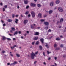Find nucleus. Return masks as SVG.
Listing matches in <instances>:
<instances>
[{
    "mask_svg": "<svg viewBox=\"0 0 66 66\" xmlns=\"http://www.w3.org/2000/svg\"><path fill=\"white\" fill-rule=\"evenodd\" d=\"M38 53V51H37L35 52V54H34L33 53V52H32V53L31 54V59H33L34 58V56H35V57H36V56L35 55L37 54Z\"/></svg>",
    "mask_w": 66,
    "mask_h": 66,
    "instance_id": "1",
    "label": "nucleus"
},
{
    "mask_svg": "<svg viewBox=\"0 0 66 66\" xmlns=\"http://www.w3.org/2000/svg\"><path fill=\"white\" fill-rule=\"evenodd\" d=\"M58 10L59 11H60V12H63V9L61 7H59L58 8Z\"/></svg>",
    "mask_w": 66,
    "mask_h": 66,
    "instance_id": "2",
    "label": "nucleus"
},
{
    "mask_svg": "<svg viewBox=\"0 0 66 66\" xmlns=\"http://www.w3.org/2000/svg\"><path fill=\"white\" fill-rule=\"evenodd\" d=\"M31 14L32 16V17H35V13L33 11H32L31 12Z\"/></svg>",
    "mask_w": 66,
    "mask_h": 66,
    "instance_id": "3",
    "label": "nucleus"
},
{
    "mask_svg": "<svg viewBox=\"0 0 66 66\" xmlns=\"http://www.w3.org/2000/svg\"><path fill=\"white\" fill-rule=\"evenodd\" d=\"M17 64V62L16 61H14V63H12L10 64V65H15Z\"/></svg>",
    "mask_w": 66,
    "mask_h": 66,
    "instance_id": "4",
    "label": "nucleus"
},
{
    "mask_svg": "<svg viewBox=\"0 0 66 66\" xmlns=\"http://www.w3.org/2000/svg\"><path fill=\"white\" fill-rule=\"evenodd\" d=\"M44 24L46 26H48L49 24V23L48 22H46L44 23Z\"/></svg>",
    "mask_w": 66,
    "mask_h": 66,
    "instance_id": "5",
    "label": "nucleus"
},
{
    "mask_svg": "<svg viewBox=\"0 0 66 66\" xmlns=\"http://www.w3.org/2000/svg\"><path fill=\"white\" fill-rule=\"evenodd\" d=\"M38 37H35L33 38V40H37V39H38Z\"/></svg>",
    "mask_w": 66,
    "mask_h": 66,
    "instance_id": "6",
    "label": "nucleus"
},
{
    "mask_svg": "<svg viewBox=\"0 0 66 66\" xmlns=\"http://www.w3.org/2000/svg\"><path fill=\"white\" fill-rule=\"evenodd\" d=\"M28 23V20H24V24H26Z\"/></svg>",
    "mask_w": 66,
    "mask_h": 66,
    "instance_id": "7",
    "label": "nucleus"
},
{
    "mask_svg": "<svg viewBox=\"0 0 66 66\" xmlns=\"http://www.w3.org/2000/svg\"><path fill=\"white\" fill-rule=\"evenodd\" d=\"M40 40L41 41L42 44H44V39L42 38L40 39Z\"/></svg>",
    "mask_w": 66,
    "mask_h": 66,
    "instance_id": "8",
    "label": "nucleus"
},
{
    "mask_svg": "<svg viewBox=\"0 0 66 66\" xmlns=\"http://www.w3.org/2000/svg\"><path fill=\"white\" fill-rule=\"evenodd\" d=\"M39 32H35L34 35H39Z\"/></svg>",
    "mask_w": 66,
    "mask_h": 66,
    "instance_id": "9",
    "label": "nucleus"
},
{
    "mask_svg": "<svg viewBox=\"0 0 66 66\" xmlns=\"http://www.w3.org/2000/svg\"><path fill=\"white\" fill-rule=\"evenodd\" d=\"M24 2L25 4H27L28 3V1L27 0H24Z\"/></svg>",
    "mask_w": 66,
    "mask_h": 66,
    "instance_id": "10",
    "label": "nucleus"
},
{
    "mask_svg": "<svg viewBox=\"0 0 66 66\" xmlns=\"http://www.w3.org/2000/svg\"><path fill=\"white\" fill-rule=\"evenodd\" d=\"M31 6H33V7H35V6L36 5L35 4L32 3L31 4Z\"/></svg>",
    "mask_w": 66,
    "mask_h": 66,
    "instance_id": "11",
    "label": "nucleus"
},
{
    "mask_svg": "<svg viewBox=\"0 0 66 66\" xmlns=\"http://www.w3.org/2000/svg\"><path fill=\"white\" fill-rule=\"evenodd\" d=\"M17 45H13V47H11V49H13V48L14 49L15 48V47H16Z\"/></svg>",
    "mask_w": 66,
    "mask_h": 66,
    "instance_id": "12",
    "label": "nucleus"
},
{
    "mask_svg": "<svg viewBox=\"0 0 66 66\" xmlns=\"http://www.w3.org/2000/svg\"><path fill=\"white\" fill-rule=\"evenodd\" d=\"M38 16L39 18H42V14L40 13H39L38 14Z\"/></svg>",
    "mask_w": 66,
    "mask_h": 66,
    "instance_id": "13",
    "label": "nucleus"
},
{
    "mask_svg": "<svg viewBox=\"0 0 66 66\" xmlns=\"http://www.w3.org/2000/svg\"><path fill=\"white\" fill-rule=\"evenodd\" d=\"M15 23L17 24V23H18V19H15Z\"/></svg>",
    "mask_w": 66,
    "mask_h": 66,
    "instance_id": "14",
    "label": "nucleus"
},
{
    "mask_svg": "<svg viewBox=\"0 0 66 66\" xmlns=\"http://www.w3.org/2000/svg\"><path fill=\"white\" fill-rule=\"evenodd\" d=\"M2 37L3 38L2 40L3 41L4 40H5L6 39V38H5V37L4 36H2Z\"/></svg>",
    "mask_w": 66,
    "mask_h": 66,
    "instance_id": "15",
    "label": "nucleus"
},
{
    "mask_svg": "<svg viewBox=\"0 0 66 66\" xmlns=\"http://www.w3.org/2000/svg\"><path fill=\"white\" fill-rule=\"evenodd\" d=\"M60 2L59 0H56V4H59Z\"/></svg>",
    "mask_w": 66,
    "mask_h": 66,
    "instance_id": "16",
    "label": "nucleus"
},
{
    "mask_svg": "<svg viewBox=\"0 0 66 66\" xmlns=\"http://www.w3.org/2000/svg\"><path fill=\"white\" fill-rule=\"evenodd\" d=\"M53 3H54V2H52L50 4V6H53Z\"/></svg>",
    "mask_w": 66,
    "mask_h": 66,
    "instance_id": "17",
    "label": "nucleus"
},
{
    "mask_svg": "<svg viewBox=\"0 0 66 66\" xmlns=\"http://www.w3.org/2000/svg\"><path fill=\"white\" fill-rule=\"evenodd\" d=\"M11 29L13 31H15V28H14V27H12L11 28Z\"/></svg>",
    "mask_w": 66,
    "mask_h": 66,
    "instance_id": "18",
    "label": "nucleus"
},
{
    "mask_svg": "<svg viewBox=\"0 0 66 66\" xmlns=\"http://www.w3.org/2000/svg\"><path fill=\"white\" fill-rule=\"evenodd\" d=\"M7 21L8 22H11L12 21V20L11 19H8Z\"/></svg>",
    "mask_w": 66,
    "mask_h": 66,
    "instance_id": "19",
    "label": "nucleus"
},
{
    "mask_svg": "<svg viewBox=\"0 0 66 66\" xmlns=\"http://www.w3.org/2000/svg\"><path fill=\"white\" fill-rule=\"evenodd\" d=\"M52 12H53V11H52V10H51L50 11H49V14H51V13H52Z\"/></svg>",
    "mask_w": 66,
    "mask_h": 66,
    "instance_id": "20",
    "label": "nucleus"
},
{
    "mask_svg": "<svg viewBox=\"0 0 66 66\" xmlns=\"http://www.w3.org/2000/svg\"><path fill=\"white\" fill-rule=\"evenodd\" d=\"M37 6L38 7H41V5L40 4H38Z\"/></svg>",
    "mask_w": 66,
    "mask_h": 66,
    "instance_id": "21",
    "label": "nucleus"
},
{
    "mask_svg": "<svg viewBox=\"0 0 66 66\" xmlns=\"http://www.w3.org/2000/svg\"><path fill=\"white\" fill-rule=\"evenodd\" d=\"M63 18H61L60 19V22H63Z\"/></svg>",
    "mask_w": 66,
    "mask_h": 66,
    "instance_id": "22",
    "label": "nucleus"
},
{
    "mask_svg": "<svg viewBox=\"0 0 66 66\" xmlns=\"http://www.w3.org/2000/svg\"><path fill=\"white\" fill-rule=\"evenodd\" d=\"M48 26H47V27H45L44 28V29L45 30H48Z\"/></svg>",
    "mask_w": 66,
    "mask_h": 66,
    "instance_id": "23",
    "label": "nucleus"
},
{
    "mask_svg": "<svg viewBox=\"0 0 66 66\" xmlns=\"http://www.w3.org/2000/svg\"><path fill=\"white\" fill-rule=\"evenodd\" d=\"M16 55L18 57H20V55L17 53L16 54Z\"/></svg>",
    "mask_w": 66,
    "mask_h": 66,
    "instance_id": "24",
    "label": "nucleus"
},
{
    "mask_svg": "<svg viewBox=\"0 0 66 66\" xmlns=\"http://www.w3.org/2000/svg\"><path fill=\"white\" fill-rule=\"evenodd\" d=\"M57 45L56 44H54V48H56V47H57Z\"/></svg>",
    "mask_w": 66,
    "mask_h": 66,
    "instance_id": "25",
    "label": "nucleus"
},
{
    "mask_svg": "<svg viewBox=\"0 0 66 66\" xmlns=\"http://www.w3.org/2000/svg\"><path fill=\"white\" fill-rule=\"evenodd\" d=\"M39 48H40V50H42L43 47L42 46H39Z\"/></svg>",
    "mask_w": 66,
    "mask_h": 66,
    "instance_id": "26",
    "label": "nucleus"
},
{
    "mask_svg": "<svg viewBox=\"0 0 66 66\" xmlns=\"http://www.w3.org/2000/svg\"><path fill=\"white\" fill-rule=\"evenodd\" d=\"M15 16V14H12V17H13V18H14V17Z\"/></svg>",
    "mask_w": 66,
    "mask_h": 66,
    "instance_id": "27",
    "label": "nucleus"
},
{
    "mask_svg": "<svg viewBox=\"0 0 66 66\" xmlns=\"http://www.w3.org/2000/svg\"><path fill=\"white\" fill-rule=\"evenodd\" d=\"M29 14V11H26L25 13V14L26 15H28Z\"/></svg>",
    "mask_w": 66,
    "mask_h": 66,
    "instance_id": "28",
    "label": "nucleus"
},
{
    "mask_svg": "<svg viewBox=\"0 0 66 66\" xmlns=\"http://www.w3.org/2000/svg\"><path fill=\"white\" fill-rule=\"evenodd\" d=\"M17 33H18V32H17V31L15 32L14 34V35H15V34H17Z\"/></svg>",
    "mask_w": 66,
    "mask_h": 66,
    "instance_id": "29",
    "label": "nucleus"
},
{
    "mask_svg": "<svg viewBox=\"0 0 66 66\" xmlns=\"http://www.w3.org/2000/svg\"><path fill=\"white\" fill-rule=\"evenodd\" d=\"M39 44V41H37L36 43V45H38Z\"/></svg>",
    "mask_w": 66,
    "mask_h": 66,
    "instance_id": "30",
    "label": "nucleus"
},
{
    "mask_svg": "<svg viewBox=\"0 0 66 66\" xmlns=\"http://www.w3.org/2000/svg\"><path fill=\"white\" fill-rule=\"evenodd\" d=\"M46 47L47 48H49V46H48V45L47 44H46V45H45Z\"/></svg>",
    "mask_w": 66,
    "mask_h": 66,
    "instance_id": "31",
    "label": "nucleus"
},
{
    "mask_svg": "<svg viewBox=\"0 0 66 66\" xmlns=\"http://www.w3.org/2000/svg\"><path fill=\"white\" fill-rule=\"evenodd\" d=\"M56 40H60V39L59 38H58L56 39Z\"/></svg>",
    "mask_w": 66,
    "mask_h": 66,
    "instance_id": "32",
    "label": "nucleus"
},
{
    "mask_svg": "<svg viewBox=\"0 0 66 66\" xmlns=\"http://www.w3.org/2000/svg\"><path fill=\"white\" fill-rule=\"evenodd\" d=\"M29 5H28L26 7V9H29Z\"/></svg>",
    "mask_w": 66,
    "mask_h": 66,
    "instance_id": "33",
    "label": "nucleus"
},
{
    "mask_svg": "<svg viewBox=\"0 0 66 66\" xmlns=\"http://www.w3.org/2000/svg\"><path fill=\"white\" fill-rule=\"evenodd\" d=\"M6 39L8 40H11V39L10 38H6Z\"/></svg>",
    "mask_w": 66,
    "mask_h": 66,
    "instance_id": "34",
    "label": "nucleus"
},
{
    "mask_svg": "<svg viewBox=\"0 0 66 66\" xmlns=\"http://www.w3.org/2000/svg\"><path fill=\"white\" fill-rule=\"evenodd\" d=\"M6 52L4 51H2V53H5Z\"/></svg>",
    "mask_w": 66,
    "mask_h": 66,
    "instance_id": "35",
    "label": "nucleus"
},
{
    "mask_svg": "<svg viewBox=\"0 0 66 66\" xmlns=\"http://www.w3.org/2000/svg\"><path fill=\"white\" fill-rule=\"evenodd\" d=\"M59 49H60V48H56L55 49L56 50H59Z\"/></svg>",
    "mask_w": 66,
    "mask_h": 66,
    "instance_id": "36",
    "label": "nucleus"
},
{
    "mask_svg": "<svg viewBox=\"0 0 66 66\" xmlns=\"http://www.w3.org/2000/svg\"><path fill=\"white\" fill-rule=\"evenodd\" d=\"M63 46H64L63 45V44H61L60 45V47L61 48H62V47H63Z\"/></svg>",
    "mask_w": 66,
    "mask_h": 66,
    "instance_id": "37",
    "label": "nucleus"
},
{
    "mask_svg": "<svg viewBox=\"0 0 66 66\" xmlns=\"http://www.w3.org/2000/svg\"><path fill=\"white\" fill-rule=\"evenodd\" d=\"M45 21V20L44 19L41 20V22H43V21Z\"/></svg>",
    "mask_w": 66,
    "mask_h": 66,
    "instance_id": "38",
    "label": "nucleus"
},
{
    "mask_svg": "<svg viewBox=\"0 0 66 66\" xmlns=\"http://www.w3.org/2000/svg\"><path fill=\"white\" fill-rule=\"evenodd\" d=\"M36 63H37V61H36L34 62V64L35 65V64H36Z\"/></svg>",
    "mask_w": 66,
    "mask_h": 66,
    "instance_id": "39",
    "label": "nucleus"
},
{
    "mask_svg": "<svg viewBox=\"0 0 66 66\" xmlns=\"http://www.w3.org/2000/svg\"><path fill=\"white\" fill-rule=\"evenodd\" d=\"M4 7L5 8H7V5H5Z\"/></svg>",
    "mask_w": 66,
    "mask_h": 66,
    "instance_id": "40",
    "label": "nucleus"
},
{
    "mask_svg": "<svg viewBox=\"0 0 66 66\" xmlns=\"http://www.w3.org/2000/svg\"><path fill=\"white\" fill-rule=\"evenodd\" d=\"M3 12H4V11H5V8H3Z\"/></svg>",
    "mask_w": 66,
    "mask_h": 66,
    "instance_id": "41",
    "label": "nucleus"
},
{
    "mask_svg": "<svg viewBox=\"0 0 66 66\" xmlns=\"http://www.w3.org/2000/svg\"><path fill=\"white\" fill-rule=\"evenodd\" d=\"M45 52H43V55H44V56H45Z\"/></svg>",
    "mask_w": 66,
    "mask_h": 66,
    "instance_id": "42",
    "label": "nucleus"
},
{
    "mask_svg": "<svg viewBox=\"0 0 66 66\" xmlns=\"http://www.w3.org/2000/svg\"><path fill=\"white\" fill-rule=\"evenodd\" d=\"M10 54V55H11V56H12V57H13V55L12 54Z\"/></svg>",
    "mask_w": 66,
    "mask_h": 66,
    "instance_id": "43",
    "label": "nucleus"
},
{
    "mask_svg": "<svg viewBox=\"0 0 66 66\" xmlns=\"http://www.w3.org/2000/svg\"><path fill=\"white\" fill-rule=\"evenodd\" d=\"M0 5L2 6L3 5V4H2V3H1L0 4Z\"/></svg>",
    "mask_w": 66,
    "mask_h": 66,
    "instance_id": "44",
    "label": "nucleus"
},
{
    "mask_svg": "<svg viewBox=\"0 0 66 66\" xmlns=\"http://www.w3.org/2000/svg\"><path fill=\"white\" fill-rule=\"evenodd\" d=\"M47 52L48 54H49V53H51V52H50L49 51H47Z\"/></svg>",
    "mask_w": 66,
    "mask_h": 66,
    "instance_id": "45",
    "label": "nucleus"
},
{
    "mask_svg": "<svg viewBox=\"0 0 66 66\" xmlns=\"http://www.w3.org/2000/svg\"><path fill=\"white\" fill-rule=\"evenodd\" d=\"M31 28H32V29H33V28H34L33 26L32 25L31 26Z\"/></svg>",
    "mask_w": 66,
    "mask_h": 66,
    "instance_id": "46",
    "label": "nucleus"
},
{
    "mask_svg": "<svg viewBox=\"0 0 66 66\" xmlns=\"http://www.w3.org/2000/svg\"><path fill=\"white\" fill-rule=\"evenodd\" d=\"M66 55H64L63 56V57H66Z\"/></svg>",
    "mask_w": 66,
    "mask_h": 66,
    "instance_id": "47",
    "label": "nucleus"
},
{
    "mask_svg": "<svg viewBox=\"0 0 66 66\" xmlns=\"http://www.w3.org/2000/svg\"><path fill=\"white\" fill-rule=\"evenodd\" d=\"M34 42H32V44L33 45H34Z\"/></svg>",
    "mask_w": 66,
    "mask_h": 66,
    "instance_id": "48",
    "label": "nucleus"
},
{
    "mask_svg": "<svg viewBox=\"0 0 66 66\" xmlns=\"http://www.w3.org/2000/svg\"><path fill=\"white\" fill-rule=\"evenodd\" d=\"M9 35H10V36H12V34H11L10 33L9 34Z\"/></svg>",
    "mask_w": 66,
    "mask_h": 66,
    "instance_id": "49",
    "label": "nucleus"
},
{
    "mask_svg": "<svg viewBox=\"0 0 66 66\" xmlns=\"http://www.w3.org/2000/svg\"><path fill=\"white\" fill-rule=\"evenodd\" d=\"M3 26H6V24H5V23H4L3 24Z\"/></svg>",
    "mask_w": 66,
    "mask_h": 66,
    "instance_id": "50",
    "label": "nucleus"
},
{
    "mask_svg": "<svg viewBox=\"0 0 66 66\" xmlns=\"http://www.w3.org/2000/svg\"><path fill=\"white\" fill-rule=\"evenodd\" d=\"M47 16V15H44V17H46Z\"/></svg>",
    "mask_w": 66,
    "mask_h": 66,
    "instance_id": "51",
    "label": "nucleus"
},
{
    "mask_svg": "<svg viewBox=\"0 0 66 66\" xmlns=\"http://www.w3.org/2000/svg\"><path fill=\"white\" fill-rule=\"evenodd\" d=\"M51 59V58H50V57H49V58H48V60H50Z\"/></svg>",
    "mask_w": 66,
    "mask_h": 66,
    "instance_id": "52",
    "label": "nucleus"
},
{
    "mask_svg": "<svg viewBox=\"0 0 66 66\" xmlns=\"http://www.w3.org/2000/svg\"><path fill=\"white\" fill-rule=\"evenodd\" d=\"M27 33H28V34H29V31H27Z\"/></svg>",
    "mask_w": 66,
    "mask_h": 66,
    "instance_id": "53",
    "label": "nucleus"
},
{
    "mask_svg": "<svg viewBox=\"0 0 66 66\" xmlns=\"http://www.w3.org/2000/svg\"><path fill=\"white\" fill-rule=\"evenodd\" d=\"M1 22H2V23H4V22L2 20H1Z\"/></svg>",
    "mask_w": 66,
    "mask_h": 66,
    "instance_id": "54",
    "label": "nucleus"
},
{
    "mask_svg": "<svg viewBox=\"0 0 66 66\" xmlns=\"http://www.w3.org/2000/svg\"><path fill=\"white\" fill-rule=\"evenodd\" d=\"M18 33L19 34H21V31H19L18 32Z\"/></svg>",
    "mask_w": 66,
    "mask_h": 66,
    "instance_id": "55",
    "label": "nucleus"
},
{
    "mask_svg": "<svg viewBox=\"0 0 66 66\" xmlns=\"http://www.w3.org/2000/svg\"><path fill=\"white\" fill-rule=\"evenodd\" d=\"M43 64H44V65H46V63L45 62H44Z\"/></svg>",
    "mask_w": 66,
    "mask_h": 66,
    "instance_id": "56",
    "label": "nucleus"
},
{
    "mask_svg": "<svg viewBox=\"0 0 66 66\" xmlns=\"http://www.w3.org/2000/svg\"><path fill=\"white\" fill-rule=\"evenodd\" d=\"M48 32H51V30H50V29H49L48 30Z\"/></svg>",
    "mask_w": 66,
    "mask_h": 66,
    "instance_id": "57",
    "label": "nucleus"
},
{
    "mask_svg": "<svg viewBox=\"0 0 66 66\" xmlns=\"http://www.w3.org/2000/svg\"><path fill=\"white\" fill-rule=\"evenodd\" d=\"M54 59L55 60H56V59H57V57H55Z\"/></svg>",
    "mask_w": 66,
    "mask_h": 66,
    "instance_id": "58",
    "label": "nucleus"
},
{
    "mask_svg": "<svg viewBox=\"0 0 66 66\" xmlns=\"http://www.w3.org/2000/svg\"><path fill=\"white\" fill-rule=\"evenodd\" d=\"M13 40H16V39L15 38H13Z\"/></svg>",
    "mask_w": 66,
    "mask_h": 66,
    "instance_id": "59",
    "label": "nucleus"
},
{
    "mask_svg": "<svg viewBox=\"0 0 66 66\" xmlns=\"http://www.w3.org/2000/svg\"><path fill=\"white\" fill-rule=\"evenodd\" d=\"M28 17H30L31 16V15L30 14H29L28 15Z\"/></svg>",
    "mask_w": 66,
    "mask_h": 66,
    "instance_id": "60",
    "label": "nucleus"
},
{
    "mask_svg": "<svg viewBox=\"0 0 66 66\" xmlns=\"http://www.w3.org/2000/svg\"><path fill=\"white\" fill-rule=\"evenodd\" d=\"M38 29H40V27H37Z\"/></svg>",
    "mask_w": 66,
    "mask_h": 66,
    "instance_id": "61",
    "label": "nucleus"
},
{
    "mask_svg": "<svg viewBox=\"0 0 66 66\" xmlns=\"http://www.w3.org/2000/svg\"><path fill=\"white\" fill-rule=\"evenodd\" d=\"M59 21H58L57 22V24H59Z\"/></svg>",
    "mask_w": 66,
    "mask_h": 66,
    "instance_id": "62",
    "label": "nucleus"
},
{
    "mask_svg": "<svg viewBox=\"0 0 66 66\" xmlns=\"http://www.w3.org/2000/svg\"><path fill=\"white\" fill-rule=\"evenodd\" d=\"M7 64V65H10V63H8Z\"/></svg>",
    "mask_w": 66,
    "mask_h": 66,
    "instance_id": "63",
    "label": "nucleus"
},
{
    "mask_svg": "<svg viewBox=\"0 0 66 66\" xmlns=\"http://www.w3.org/2000/svg\"><path fill=\"white\" fill-rule=\"evenodd\" d=\"M18 16H19L18 15H16L15 16H16V17H18Z\"/></svg>",
    "mask_w": 66,
    "mask_h": 66,
    "instance_id": "64",
    "label": "nucleus"
}]
</instances>
